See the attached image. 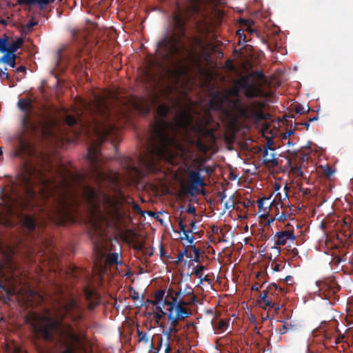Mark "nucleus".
<instances>
[{
  "label": "nucleus",
  "mask_w": 353,
  "mask_h": 353,
  "mask_svg": "<svg viewBox=\"0 0 353 353\" xmlns=\"http://www.w3.org/2000/svg\"><path fill=\"white\" fill-rule=\"evenodd\" d=\"M191 85L188 81L187 70L179 64L167 69L161 80L158 81L153 92L148 101L137 99L133 106L143 114H146L161 98L172 102V108L161 104L157 109L162 121L154 126L146 154L141 155L139 163L147 172H154L157 159H164L173 165L172 170L175 179L182 184L189 183L199 190L203 185L198 170L190 168L191 152L185 149L181 139L192 142L189 137L191 131H203L201 124H194L192 107L185 97Z\"/></svg>",
  "instance_id": "obj_1"
},
{
  "label": "nucleus",
  "mask_w": 353,
  "mask_h": 353,
  "mask_svg": "<svg viewBox=\"0 0 353 353\" xmlns=\"http://www.w3.org/2000/svg\"><path fill=\"white\" fill-rule=\"evenodd\" d=\"M21 181L26 192L21 207L31 210L39 206L43 199L58 194L59 203L54 210V216L57 218L64 216L68 208L76 203L79 196H82L88 204L90 214V234L95 254L94 275L102 281L108 266L119 265L121 268H126L125 265L119 263L118 254H108L110 241L106 236V227L116 225L125 214L123 196L120 192L111 194L102 189L77 188L74 187L76 176L71 170L63 166L56 171V176L52 179L33 165H26Z\"/></svg>",
  "instance_id": "obj_2"
},
{
  "label": "nucleus",
  "mask_w": 353,
  "mask_h": 353,
  "mask_svg": "<svg viewBox=\"0 0 353 353\" xmlns=\"http://www.w3.org/2000/svg\"><path fill=\"white\" fill-rule=\"evenodd\" d=\"M81 314V308L76 298L68 296L52 312L30 314V322L38 335L46 339L59 336L65 347L61 353H90L85 338L76 333L70 325L61 323L64 317L75 321L80 319Z\"/></svg>",
  "instance_id": "obj_3"
},
{
  "label": "nucleus",
  "mask_w": 353,
  "mask_h": 353,
  "mask_svg": "<svg viewBox=\"0 0 353 353\" xmlns=\"http://www.w3.org/2000/svg\"><path fill=\"white\" fill-rule=\"evenodd\" d=\"M252 77H241L235 82L231 90L212 99V108L222 111L232 121H235L239 116L252 117L256 119L263 118L261 112V103L252 105L245 108L239 100V94L241 90L249 97L265 96L264 92L256 85L252 83Z\"/></svg>",
  "instance_id": "obj_4"
},
{
  "label": "nucleus",
  "mask_w": 353,
  "mask_h": 353,
  "mask_svg": "<svg viewBox=\"0 0 353 353\" xmlns=\"http://www.w3.org/2000/svg\"><path fill=\"white\" fill-rule=\"evenodd\" d=\"M195 296L190 286L186 285L182 290L170 288L168 290H159L154 292L151 303L153 305L154 317L157 323L167 316L172 329H175L179 322L191 314L188 305L194 303Z\"/></svg>",
  "instance_id": "obj_5"
},
{
  "label": "nucleus",
  "mask_w": 353,
  "mask_h": 353,
  "mask_svg": "<svg viewBox=\"0 0 353 353\" xmlns=\"http://www.w3.org/2000/svg\"><path fill=\"white\" fill-rule=\"evenodd\" d=\"M92 114L97 115L94 119L92 130L97 139V142L90 146L88 150V159L92 163L99 160V143H102L105 137L113 130L112 121L110 120L109 108L106 101L101 97H96L94 103L89 108Z\"/></svg>",
  "instance_id": "obj_6"
},
{
  "label": "nucleus",
  "mask_w": 353,
  "mask_h": 353,
  "mask_svg": "<svg viewBox=\"0 0 353 353\" xmlns=\"http://www.w3.org/2000/svg\"><path fill=\"white\" fill-rule=\"evenodd\" d=\"M174 23V35L167 37L159 43L157 52L159 57L168 59L173 55L180 54L183 51H187L180 39L184 32V19L182 14H175Z\"/></svg>",
  "instance_id": "obj_7"
},
{
  "label": "nucleus",
  "mask_w": 353,
  "mask_h": 353,
  "mask_svg": "<svg viewBox=\"0 0 353 353\" xmlns=\"http://www.w3.org/2000/svg\"><path fill=\"white\" fill-rule=\"evenodd\" d=\"M0 275L1 282L5 281V290L9 295L15 294H26L28 300V295L30 293L26 288L20 287V279L18 278V272L15 270V268L12 265H8L0 269Z\"/></svg>",
  "instance_id": "obj_8"
},
{
  "label": "nucleus",
  "mask_w": 353,
  "mask_h": 353,
  "mask_svg": "<svg viewBox=\"0 0 353 353\" xmlns=\"http://www.w3.org/2000/svg\"><path fill=\"white\" fill-rule=\"evenodd\" d=\"M281 292V289L278 288L276 284H270L259 296L258 301L259 305L265 310L273 307L278 310L279 305L276 301Z\"/></svg>",
  "instance_id": "obj_9"
},
{
  "label": "nucleus",
  "mask_w": 353,
  "mask_h": 353,
  "mask_svg": "<svg viewBox=\"0 0 353 353\" xmlns=\"http://www.w3.org/2000/svg\"><path fill=\"white\" fill-rule=\"evenodd\" d=\"M18 106L26 112L22 121V125L24 130L28 132L35 130L37 128L36 124L32 117L28 113L32 107V101L28 99H20L18 101Z\"/></svg>",
  "instance_id": "obj_10"
},
{
  "label": "nucleus",
  "mask_w": 353,
  "mask_h": 353,
  "mask_svg": "<svg viewBox=\"0 0 353 353\" xmlns=\"http://www.w3.org/2000/svg\"><path fill=\"white\" fill-rule=\"evenodd\" d=\"M41 130L43 136L50 137L55 141H59L61 139L59 135L61 130L60 126L54 121H50L47 124L41 126Z\"/></svg>",
  "instance_id": "obj_11"
},
{
  "label": "nucleus",
  "mask_w": 353,
  "mask_h": 353,
  "mask_svg": "<svg viewBox=\"0 0 353 353\" xmlns=\"http://www.w3.org/2000/svg\"><path fill=\"white\" fill-rule=\"evenodd\" d=\"M240 24L241 29L239 30L236 32L239 37V43H241V41H246V35L244 34V32H247L248 33H252L254 32V30L252 29V21L247 19H241Z\"/></svg>",
  "instance_id": "obj_12"
},
{
  "label": "nucleus",
  "mask_w": 353,
  "mask_h": 353,
  "mask_svg": "<svg viewBox=\"0 0 353 353\" xmlns=\"http://www.w3.org/2000/svg\"><path fill=\"white\" fill-rule=\"evenodd\" d=\"M8 39L9 38L6 34H3V37H1V41H2L3 43V49L0 52L4 53L6 51H10L11 52L15 53L17 50L22 46L23 40L21 39H18L10 43Z\"/></svg>",
  "instance_id": "obj_13"
},
{
  "label": "nucleus",
  "mask_w": 353,
  "mask_h": 353,
  "mask_svg": "<svg viewBox=\"0 0 353 353\" xmlns=\"http://www.w3.org/2000/svg\"><path fill=\"white\" fill-rule=\"evenodd\" d=\"M309 154H310V150L308 149H306L303 151V153L302 154L303 157L301 158L302 162L299 165H296V163L294 162L293 161H290V165L291 167V172L293 174H294L297 176H303L304 173L302 171V169L305 167L304 162L307 161L310 159Z\"/></svg>",
  "instance_id": "obj_14"
},
{
  "label": "nucleus",
  "mask_w": 353,
  "mask_h": 353,
  "mask_svg": "<svg viewBox=\"0 0 353 353\" xmlns=\"http://www.w3.org/2000/svg\"><path fill=\"white\" fill-rule=\"evenodd\" d=\"M274 191L272 193L271 196H274L272 201L270 203L271 206L275 209V212L279 210V207L283 206V200L287 198V194L284 192L283 194L280 192V187L277 185L274 186Z\"/></svg>",
  "instance_id": "obj_15"
},
{
  "label": "nucleus",
  "mask_w": 353,
  "mask_h": 353,
  "mask_svg": "<svg viewBox=\"0 0 353 353\" xmlns=\"http://www.w3.org/2000/svg\"><path fill=\"white\" fill-rule=\"evenodd\" d=\"M276 244L277 245H284L288 242L294 243V241L295 240V236L294 235L293 232L290 231H284L281 232H278L276 235Z\"/></svg>",
  "instance_id": "obj_16"
},
{
  "label": "nucleus",
  "mask_w": 353,
  "mask_h": 353,
  "mask_svg": "<svg viewBox=\"0 0 353 353\" xmlns=\"http://www.w3.org/2000/svg\"><path fill=\"white\" fill-rule=\"evenodd\" d=\"M84 294L90 309L94 308L99 303V297L91 288H85Z\"/></svg>",
  "instance_id": "obj_17"
},
{
  "label": "nucleus",
  "mask_w": 353,
  "mask_h": 353,
  "mask_svg": "<svg viewBox=\"0 0 353 353\" xmlns=\"http://www.w3.org/2000/svg\"><path fill=\"white\" fill-rule=\"evenodd\" d=\"M268 200L269 199L264 198L258 201L259 213L263 218L267 217L270 211L274 209L268 202Z\"/></svg>",
  "instance_id": "obj_18"
},
{
  "label": "nucleus",
  "mask_w": 353,
  "mask_h": 353,
  "mask_svg": "<svg viewBox=\"0 0 353 353\" xmlns=\"http://www.w3.org/2000/svg\"><path fill=\"white\" fill-rule=\"evenodd\" d=\"M317 285L320 288V291L322 292L325 299H330V296L335 294L337 290L334 288V283L328 284L323 281H318Z\"/></svg>",
  "instance_id": "obj_19"
},
{
  "label": "nucleus",
  "mask_w": 353,
  "mask_h": 353,
  "mask_svg": "<svg viewBox=\"0 0 353 353\" xmlns=\"http://www.w3.org/2000/svg\"><path fill=\"white\" fill-rule=\"evenodd\" d=\"M229 326V321L228 319H221L214 323V328L216 334L225 332Z\"/></svg>",
  "instance_id": "obj_20"
},
{
  "label": "nucleus",
  "mask_w": 353,
  "mask_h": 353,
  "mask_svg": "<svg viewBox=\"0 0 353 353\" xmlns=\"http://www.w3.org/2000/svg\"><path fill=\"white\" fill-rule=\"evenodd\" d=\"M16 57L17 56L15 53L11 52L10 51H6V52H4V55L0 59V61L6 63L11 67L14 68L15 67Z\"/></svg>",
  "instance_id": "obj_21"
},
{
  "label": "nucleus",
  "mask_w": 353,
  "mask_h": 353,
  "mask_svg": "<svg viewBox=\"0 0 353 353\" xmlns=\"http://www.w3.org/2000/svg\"><path fill=\"white\" fill-rule=\"evenodd\" d=\"M54 0H17L19 4H38L41 8L47 6L48 4L52 3Z\"/></svg>",
  "instance_id": "obj_22"
},
{
  "label": "nucleus",
  "mask_w": 353,
  "mask_h": 353,
  "mask_svg": "<svg viewBox=\"0 0 353 353\" xmlns=\"http://www.w3.org/2000/svg\"><path fill=\"white\" fill-rule=\"evenodd\" d=\"M23 225L30 230H32L35 227V221L32 216H26L23 219Z\"/></svg>",
  "instance_id": "obj_23"
},
{
  "label": "nucleus",
  "mask_w": 353,
  "mask_h": 353,
  "mask_svg": "<svg viewBox=\"0 0 353 353\" xmlns=\"http://www.w3.org/2000/svg\"><path fill=\"white\" fill-rule=\"evenodd\" d=\"M202 0H191L190 9L193 12H198L199 10V4Z\"/></svg>",
  "instance_id": "obj_24"
},
{
  "label": "nucleus",
  "mask_w": 353,
  "mask_h": 353,
  "mask_svg": "<svg viewBox=\"0 0 353 353\" xmlns=\"http://www.w3.org/2000/svg\"><path fill=\"white\" fill-rule=\"evenodd\" d=\"M205 267L203 265H196L194 268V273L200 279L203 276V270Z\"/></svg>",
  "instance_id": "obj_25"
},
{
  "label": "nucleus",
  "mask_w": 353,
  "mask_h": 353,
  "mask_svg": "<svg viewBox=\"0 0 353 353\" xmlns=\"http://www.w3.org/2000/svg\"><path fill=\"white\" fill-rule=\"evenodd\" d=\"M65 122L69 125H72L77 123V118L72 115H68L65 118Z\"/></svg>",
  "instance_id": "obj_26"
},
{
  "label": "nucleus",
  "mask_w": 353,
  "mask_h": 353,
  "mask_svg": "<svg viewBox=\"0 0 353 353\" xmlns=\"http://www.w3.org/2000/svg\"><path fill=\"white\" fill-rule=\"evenodd\" d=\"M268 132H270L272 136L276 134V130H269V126L268 125H265L263 130V134L265 135Z\"/></svg>",
  "instance_id": "obj_27"
},
{
  "label": "nucleus",
  "mask_w": 353,
  "mask_h": 353,
  "mask_svg": "<svg viewBox=\"0 0 353 353\" xmlns=\"http://www.w3.org/2000/svg\"><path fill=\"white\" fill-rule=\"evenodd\" d=\"M6 213H7L8 216L12 215V214H17V212H16L15 208L13 206H12V205H9L6 208Z\"/></svg>",
  "instance_id": "obj_28"
},
{
  "label": "nucleus",
  "mask_w": 353,
  "mask_h": 353,
  "mask_svg": "<svg viewBox=\"0 0 353 353\" xmlns=\"http://www.w3.org/2000/svg\"><path fill=\"white\" fill-rule=\"evenodd\" d=\"M96 172L97 177L99 180H103L105 178V174L100 170H97Z\"/></svg>",
  "instance_id": "obj_29"
},
{
  "label": "nucleus",
  "mask_w": 353,
  "mask_h": 353,
  "mask_svg": "<svg viewBox=\"0 0 353 353\" xmlns=\"http://www.w3.org/2000/svg\"><path fill=\"white\" fill-rule=\"evenodd\" d=\"M125 236H128V237H127V236H124V238H125L127 241H130V239H132V238L133 237V236H134V233H133L132 232H131V231H128V232L125 233Z\"/></svg>",
  "instance_id": "obj_30"
},
{
  "label": "nucleus",
  "mask_w": 353,
  "mask_h": 353,
  "mask_svg": "<svg viewBox=\"0 0 353 353\" xmlns=\"http://www.w3.org/2000/svg\"><path fill=\"white\" fill-rule=\"evenodd\" d=\"M8 74L6 72H4L1 68H0V78H8Z\"/></svg>",
  "instance_id": "obj_31"
},
{
  "label": "nucleus",
  "mask_w": 353,
  "mask_h": 353,
  "mask_svg": "<svg viewBox=\"0 0 353 353\" xmlns=\"http://www.w3.org/2000/svg\"><path fill=\"white\" fill-rule=\"evenodd\" d=\"M261 285H259V284L257 283H255L252 287V290H259V288H261Z\"/></svg>",
  "instance_id": "obj_32"
},
{
  "label": "nucleus",
  "mask_w": 353,
  "mask_h": 353,
  "mask_svg": "<svg viewBox=\"0 0 353 353\" xmlns=\"http://www.w3.org/2000/svg\"><path fill=\"white\" fill-rule=\"evenodd\" d=\"M13 353H20L19 349L17 347L14 346V350H13Z\"/></svg>",
  "instance_id": "obj_33"
},
{
  "label": "nucleus",
  "mask_w": 353,
  "mask_h": 353,
  "mask_svg": "<svg viewBox=\"0 0 353 353\" xmlns=\"http://www.w3.org/2000/svg\"><path fill=\"white\" fill-rule=\"evenodd\" d=\"M273 269H274V270L279 271V265L275 264V265H274V268H273Z\"/></svg>",
  "instance_id": "obj_34"
},
{
  "label": "nucleus",
  "mask_w": 353,
  "mask_h": 353,
  "mask_svg": "<svg viewBox=\"0 0 353 353\" xmlns=\"http://www.w3.org/2000/svg\"><path fill=\"white\" fill-rule=\"evenodd\" d=\"M17 70L19 71L23 72V71H25L26 69L23 67H19Z\"/></svg>",
  "instance_id": "obj_35"
},
{
  "label": "nucleus",
  "mask_w": 353,
  "mask_h": 353,
  "mask_svg": "<svg viewBox=\"0 0 353 353\" xmlns=\"http://www.w3.org/2000/svg\"><path fill=\"white\" fill-rule=\"evenodd\" d=\"M132 169L135 170L137 173H139L141 174V171L138 170L137 168L135 167H132Z\"/></svg>",
  "instance_id": "obj_36"
},
{
  "label": "nucleus",
  "mask_w": 353,
  "mask_h": 353,
  "mask_svg": "<svg viewBox=\"0 0 353 353\" xmlns=\"http://www.w3.org/2000/svg\"><path fill=\"white\" fill-rule=\"evenodd\" d=\"M0 252H2V254H4V251L3 250V245L0 243Z\"/></svg>",
  "instance_id": "obj_37"
},
{
  "label": "nucleus",
  "mask_w": 353,
  "mask_h": 353,
  "mask_svg": "<svg viewBox=\"0 0 353 353\" xmlns=\"http://www.w3.org/2000/svg\"><path fill=\"white\" fill-rule=\"evenodd\" d=\"M199 148H201V150H204V151L207 150V148H205L203 147V146H202L201 145H200V144H199Z\"/></svg>",
  "instance_id": "obj_38"
},
{
  "label": "nucleus",
  "mask_w": 353,
  "mask_h": 353,
  "mask_svg": "<svg viewBox=\"0 0 353 353\" xmlns=\"http://www.w3.org/2000/svg\"><path fill=\"white\" fill-rule=\"evenodd\" d=\"M181 228L183 231L184 234L186 235V234H185L186 231L185 230L183 225L182 224H181Z\"/></svg>",
  "instance_id": "obj_39"
},
{
  "label": "nucleus",
  "mask_w": 353,
  "mask_h": 353,
  "mask_svg": "<svg viewBox=\"0 0 353 353\" xmlns=\"http://www.w3.org/2000/svg\"><path fill=\"white\" fill-rule=\"evenodd\" d=\"M165 352L168 353V351H170V347L168 345H166V347H165Z\"/></svg>",
  "instance_id": "obj_40"
},
{
  "label": "nucleus",
  "mask_w": 353,
  "mask_h": 353,
  "mask_svg": "<svg viewBox=\"0 0 353 353\" xmlns=\"http://www.w3.org/2000/svg\"><path fill=\"white\" fill-rule=\"evenodd\" d=\"M190 225H191L192 228H193L194 227L195 223L193 221H192Z\"/></svg>",
  "instance_id": "obj_41"
},
{
  "label": "nucleus",
  "mask_w": 353,
  "mask_h": 353,
  "mask_svg": "<svg viewBox=\"0 0 353 353\" xmlns=\"http://www.w3.org/2000/svg\"><path fill=\"white\" fill-rule=\"evenodd\" d=\"M210 1H212V4L217 3V2L216 1H214V0H210Z\"/></svg>",
  "instance_id": "obj_42"
},
{
  "label": "nucleus",
  "mask_w": 353,
  "mask_h": 353,
  "mask_svg": "<svg viewBox=\"0 0 353 353\" xmlns=\"http://www.w3.org/2000/svg\"><path fill=\"white\" fill-rule=\"evenodd\" d=\"M118 179H119V176H116V178H115L114 179H112V180H113V181H117Z\"/></svg>",
  "instance_id": "obj_43"
},
{
  "label": "nucleus",
  "mask_w": 353,
  "mask_h": 353,
  "mask_svg": "<svg viewBox=\"0 0 353 353\" xmlns=\"http://www.w3.org/2000/svg\"><path fill=\"white\" fill-rule=\"evenodd\" d=\"M119 274H125V273L123 272V270L120 272V270H119Z\"/></svg>",
  "instance_id": "obj_44"
},
{
  "label": "nucleus",
  "mask_w": 353,
  "mask_h": 353,
  "mask_svg": "<svg viewBox=\"0 0 353 353\" xmlns=\"http://www.w3.org/2000/svg\"><path fill=\"white\" fill-rule=\"evenodd\" d=\"M296 249H293V250H292V252H293L294 253H295V252H296Z\"/></svg>",
  "instance_id": "obj_45"
}]
</instances>
